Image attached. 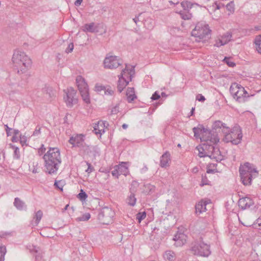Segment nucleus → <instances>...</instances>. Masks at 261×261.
Wrapping results in <instances>:
<instances>
[{
	"mask_svg": "<svg viewBox=\"0 0 261 261\" xmlns=\"http://www.w3.org/2000/svg\"><path fill=\"white\" fill-rule=\"evenodd\" d=\"M163 256L165 260L168 261H173L175 258V253L171 250L166 251Z\"/></svg>",
	"mask_w": 261,
	"mask_h": 261,
	"instance_id": "nucleus-28",
	"label": "nucleus"
},
{
	"mask_svg": "<svg viewBox=\"0 0 261 261\" xmlns=\"http://www.w3.org/2000/svg\"><path fill=\"white\" fill-rule=\"evenodd\" d=\"M122 64V60L116 56L107 55L103 61L104 68L107 69H116Z\"/></svg>",
	"mask_w": 261,
	"mask_h": 261,
	"instance_id": "nucleus-9",
	"label": "nucleus"
},
{
	"mask_svg": "<svg viewBox=\"0 0 261 261\" xmlns=\"http://www.w3.org/2000/svg\"><path fill=\"white\" fill-rule=\"evenodd\" d=\"M105 122L102 121H99L97 123L95 124L93 127L95 134L102 135L105 133Z\"/></svg>",
	"mask_w": 261,
	"mask_h": 261,
	"instance_id": "nucleus-19",
	"label": "nucleus"
},
{
	"mask_svg": "<svg viewBox=\"0 0 261 261\" xmlns=\"http://www.w3.org/2000/svg\"><path fill=\"white\" fill-rule=\"evenodd\" d=\"M240 86H241V85L237 83H234L231 85L229 90L231 94L233 96V98L238 92L240 87Z\"/></svg>",
	"mask_w": 261,
	"mask_h": 261,
	"instance_id": "nucleus-29",
	"label": "nucleus"
},
{
	"mask_svg": "<svg viewBox=\"0 0 261 261\" xmlns=\"http://www.w3.org/2000/svg\"><path fill=\"white\" fill-rule=\"evenodd\" d=\"M87 197V194L82 189L81 190L80 193L77 196V197L82 201L85 200Z\"/></svg>",
	"mask_w": 261,
	"mask_h": 261,
	"instance_id": "nucleus-44",
	"label": "nucleus"
},
{
	"mask_svg": "<svg viewBox=\"0 0 261 261\" xmlns=\"http://www.w3.org/2000/svg\"><path fill=\"white\" fill-rule=\"evenodd\" d=\"M146 217V213L145 212H139L136 215V219L139 223H140L142 220H144Z\"/></svg>",
	"mask_w": 261,
	"mask_h": 261,
	"instance_id": "nucleus-41",
	"label": "nucleus"
},
{
	"mask_svg": "<svg viewBox=\"0 0 261 261\" xmlns=\"http://www.w3.org/2000/svg\"><path fill=\"white\" fill-rule=\"evenodd\" d=\"M209 185V181L207 180L206 176H202L201 182L200 184V186Z\"/></svg>",
	"mask_w": 261,
	"mask_h": 261,
	"instance_id": "nucleus-48",
	"label": "nucleus"
},
{
	"mask_svg": "<svg viewBox=\"0 0 261 261\" xmlns=\"http://www.w3.org/2000/svg\"><path fill=\"white\" fill-rule=\"evenodd\" d=\"M12 60L18 73L27 71L31 65V59L23 51L20 50H15Z\"/></svg>",
	"mask_w": 261,
	"mask_h": 261,
	"instance_id": "nucleus-2",
	"label": "nucleus"
},
{
	"mask_svg": "<svg viewBox=\"0 0 261 261\" xmlns=\"http://www.w3.org/2000/svg\"><path fill=\"white\" fill-rule=\"evenodd\" d=\"M40 130H41V127L39 126H37L36 127V129L34 130V132H33V134L32 135L34 136H38L41 133Z\"/></svg>",
	"mask_w": 261,
	"mask_h": 261,
	"instance_id": "nucleus-54",
	"label": "nucleus"
},
{
	"mask_svg": "<svg viewBox=\"0 0 261 261\" xmlns=\"http://www.w3.org/2000/svg\"><path fill=\"white\" fill-rule=\"evenodd\" d=\"M27 137L21 135L20 136V142L21 144L22 145V146L27 145Z\"/></svg>",
	"mask_w": 261,
	"mask_h": 261,
	"instance_id": "nucleus-47",
	"label": "nucleus"
},
{
	"mask_svg": "<svg viewBox=\"0 0 261 261\" xmlns=\"http://www.w3.org/2000/svg\"><path fill=\"white\" fill-rule=\"evenodd\" d=\"M224 61L229 66V67H234L235 66V63L231 61L230 60V58H227V57H225L224 59Z\"/></svg>",
	"mask_w": 261,
	"mask_h": 261,
	"instance_id": "nucleus-46",
	"label": "nucleus"
},
{
	"mask_svg": "<svg viewBox=\"0 0 261 261\" xmlns=\"http://www.w3.org/2000/svg\"><path fill=\"white\" fill-rule=\"evenodd\" d=\"M211 30L208 25L203 22H198L192 31V35L197 39L198 41H205L210 38Z\"/></svg>",
	"mask_w": 261,
	"mask_h": 261,
	"instance_id": "nucleus-4",
	"label": "nucleus"
},
{
	"mask_svg": "<svg viewBox=\"0 0 261 261\" xmlns=\"http://www.w3.org/2000/svg\"><path fill=\"white\" fill-rule=\"evenodd\" d=\"M46 148L44 147L43 144H42L41 147L39 148L38 152L39 155H42L45 151Z\"/></svg>",
	"mask_w": 261,
	"mask_h": 261,
	"instance_id": "nucleus-53",
	"label": "nucleus"
},
{
	"mask_svg": "<svg viewBox=\"0 0 261 261\" xmlns=\"http://www.w3.org/2000/svg\"><path fill=\"white\" fill-rule=\"evenodd\" d=\"M135 73V66L126 64L125 68L122 70L121 74L118 75V77L125 79V80H128V82H130Z\"/></svg>",
	"mask_w": 261,
	"mask_h": 261,
	"instance_id": "nucleus-13",
	"label": "nucleus"
},
{
	"mask_svg": "<svg viewBox=\"0 0 261 261\" xmlns=\"http://www.w3.org/2000/svg\"><path fill=\"white\" fill-rule=\"evenodd\" d=\"M112 174L113 176L118 178L119 176L121 175L120 173L118 172V169L117 167V166L115 167V168L112 171Z\"/></svg>",
	"mask_w": 261,
	"mask_h": 261,
	"instance_id": "nucleus-50",
	"label": "nucleus"
},
{
	"mask_svg": "<svg viewBox=\"0 0 261 261\" xmlns=\"http://www.w3.org/2000/svg\"><path fill=\"white\" fill-rule=\"evenodd\" d=\"M14 206L19 211L25 210L27 209V205L20 198L16 197L14 199Z\"/></svg>",
	"mask_w": 261,
	"mask_h": 261,
	"instance_id": "nucleus-20",
	"label": "nucleus"
},
{
	"mask_svg": "<svg viewBox=\"0 0 261 261\" xmlns=\"http://www.w3.org/2000/svg\"><path fill=\"white\" fill-rule=\"evenodd\" d=\"M223 133L225 134L223 140L226 142H231L234 145L239 144L242 138V134L241 130L238 129H233L232 130L228 129L224 130Z\"/></svg>",
	"mask_w": 261,
	"mask_h": 261,
	"instance_id": "nucleus-5",
	"label": "nucleus"
},
{
	"mask_svg": "<svg viewBox=\"0 0 261 261\" xmlns=\"http://www.w3.org/2000/svg\"><path fill=\"white\" fill-rule=\"evenodd\" d=\"M206 203L205 202H199L195 205V213L200 214L206 210Z\"/></svg>",
	"mask_w": 261,
	"mask_h": 261,
	"instance_id": "nucleus-25",
	"label": "nucleus"
},
{
	"mask_svg": "<svg viewBox=\"0 0 261 261\" xmlns=\"http://www.w3.org/2000/svg\"><path fill=\"white\" fill-rule=\"evenodd\" d=\"M7 252L6 247L3 245H0V261L5 260V256Z\"/></svg>",
	"mask_w": 261,
	"mask_h": 261,
	"instance_id": "nucleus-36",
	"label": "nucleus"
},
{
	"mask_svg": "<svg viewBox=\"0 0 261 261\" xmlns=\"http://www.w3.org/2000/svg\"><path fill=\"white\" fill-rule=\"evenodd\" d=\"M256 224H258V229H260L261 228V220L260 219H257L256 220Z\"/></svg>",
	"mask_w": 261,
	"mask_h": 261,
	"instance_id": "nucleus-64",
	"label": "nucleus"
},
{
	"mask_svg": "<svg viewBox=\"0 0 261 261\" xmlns=\"http://www.w3.org/2000/svg\"><path fill=\"white\" fill-rule=\"evenodd\" d=\"M200 134H201V140L204 143L216 144L219 141L218 136L212 134L211 131L206 128L201 129Z\"/></svg>",
	"mask_w": 261,
	"mask_h": 261,
	"instance_id": "nucleus-10",
	"label": "nucleus"
},
{
	"mask_svg": "<svg viewBox=\"0 0 261 261\" xmlns=\"http://www.w3.org/2000/svg\"><path fill=\"white\" fill-rule=\"evenodd\" d=\"M191 250L194 255L203 257H208L211 253L210 245L201 241L195 242Z\"/></svg>",
	"mask_w": 261,
	"mask_h": 261,
	"instance_id": "nucleus-6",
	"label": "nucleus"
},
{
	"mask_svg": "<svg viewBox=\"0 0 261 261\" xmlns=\"http://www.w3.org/2000/svg\"><path fill=\"white\" fill-rule=\"evenodd\" d=\"M220 153L219 149L218 147L214 146V149L210 154V158L211 159H217L220 155Z\"/></svg>",
	"mask_w": 261,
	"mask_h": 261,
	"instance_id": "nucleus-38",
	"label": "nucleus"
},
{
	"mask_svg": "<svg viewBox=\"0 0 261 261\" xmlns=\"http://www.w3.org/2000/svg\"><path fill=\"white\" fill-rule=\"evenodd\" d=\"M202 128H205L202 125H199L197 127H195L193 128L194 137L196 138H200L201 139V134H200V130Z\"/></svg>",
	"mask_w": 261,
	"mask_h": 261,
	"instance_id": "nucleus-34",
	"label": "nucleus"
},
{
	"mask_svg": "<svg viewBox=\"0 0 261 261\" xmlns=\"http://www.w3.org/2000/svg\"><path fill=\"white\" fill-rule=\"evenodd\" d=\"M239 172L242 183L245 186L250 185L252 177L256 176L258 174L256 169L252 164L248 162L240 167Z\"/></svg>",
	"mask_w": 261,
	"mask_h": 261,
	"instance_id": "nucleus-3",
	"label": "nucleus"
},
{
	"mask_svg": "<svg viewBox=\"0 0 261 261\" xmlns=\"http://www.w3.org/2000/svg\"><path fill=\"white\" fill-rule=\"evenodd\" d=\"M76 83L83 101L87 104L90 103L89 88L85 80L81 75L76 78Z\"/></svg>",
	"mask_w": 261,
	"mask_h": 261,
	"instance_id": "nucleus-7",
	"label": "nucleus"
},
{
	"mask_svg": "<svg viewBox=\"0 0 261 261\" xmlns=\"http://www.w3.org/2000/svg\"><path fill=\"white\" fill-rule=\"evenodd\" d=\"M119 112V107L117 106L114 107L111 111V113L113 114H116Z\"/></svg>",
	"mask_w": 261,
	"mask_h": 261,
	"instance_id": "nucleus-60",
	"label": "nucleus"
},
{
	"mask_svg": "<svg viewBox=\"0 0 261 261\" xmlns=\"http://www.w3.org/2000/svg\"><path fill=\"white\" fill-rule=\"evenodd\" d=\"M180 4L184 11H189V9L192 8L193 6L192 4L189 1H183Z\"/></svg>",
	"mask_w": 261,
	"mask_h": 261,
	"instance_id": "nucleus-37",
	"label": "nucleus"
},
{
	"mask_svg": "<svg viewBox=\"0 0 261 261\" xmlns=\"http://www.w3.org/2000/svg\"><path fill=\"white\" fill-rule=\"evenodd\" d=\"M253 204V202L251 199L249 197H244L240 198L238 201L239 206L242 210L249 208Z\"/></svg>",
	"mask_w": 261,
	"mask_h": 261,
	"instance_id": "nucleus-16",
	"label": "nucleus"
},
{
	"mask_svg": "<svg viewBox=\"0 0 261 261\" xmlns=\"http://www.w3.org/2000/svg\"><path fill=\"white\" fill-rule=\"evenodd\" d=\"M42 216H43V213L41 210H39L38 211H37L34 217V219H35V221H34L35 224H34V226L38 225V224L40 222V221L42 217Z\"/></svg>",
	"mask_w": 261,
	"mask_h": 261,
	"instance_id": "nucleus-31",
	"label": "nucleus"
},
{
	"mask_svg": "<svg viewBox=\"0 0 261 261\" xmlns=\"http://www.w3.org/2000/svg\"><path fill=\"white\" fill-rule=\"evenodd\" d=\"M231 38L232 34L230 32H226L219 38L216 41L214 46L219 47L221 46L224 45L231 40Z\"/></svg>",
	"mask_w": 261,
	"mask_h": 261,
	"instance_id": "nucleus-15",
	"label": "nucleus"
},
{
	"mask_svg": "<svg viewBox=\"0 0 261 261\" xmlns=\"http://www.w3.org/2000/svg\"><path fill=\"white\" fill-rule=\"evenodd\" d=\"M12 148L14 150L13 157L16 159H19L20 158V151L18 147L11 144Z\"/></svg>",
	"mask_w": 261,
	"mask_h": 261,
	"instance_id": "nucleus-40",
	"label": "nucleus"
},
{
	"mask_svg": "<svg viewBox=\"0 0 261 261\" xmlns=\"http://www.w3.org/2000/svg\"><path fill=\"white\" fill-rule=\"evenodd\" d=\"M65 95L64 96V99L66 105L69 107H71L73 104L76 103L77 99L75 97L76 91L72 87L67 88L64 90Z\"/></svg>",
	"mask_w": 261,
	"mask_h": 261,
	"instance_id": "nucleus-11",
	"label": "nucleus"
},
{
	"mask_svg": "<svg viewBox=\"0 0 261 261\" xmlns=\"http://www.w3.org/2000/svg\"><path fill=\"white\" fill-rule=\"evenodd\" d=\"M196 149L198 150V155L200 158L207 156V154H208L207 153L208 152L205 150L206 149V145H204L203 143L202 144V145L197 146Z\"/></svg>",
	"mask_w": 261,
	"mask_h": 261,
	"instance_id": "nucleus-26",
	"label": "nucleus"
},
{
	"mask_svg": "<svg viewBox=\"0 0 261 261\" xmlns=\"http://www.w3.org/2000/svg\"><path fill=\"white\" fill-rule=\"evenodd\" d=\"M180 17L184 20H189L191 19L192 15L189 11H181L179 12Z\"/></svg>",
	"mask_w": 261,
	"mask_h": 261,
	"instance_id": "nucleus-33",
	"label": "nucleus"
},
{
	"mask_svg": "<svg viewBox=\"0 0 261 261\" xmlns=\"http://www.w3.org/2000/svg\"><path fill=\"white\" fill-rule=\"evenodd\" d=\"M45 162L46 172L49 174L57 172L61 163L60 151L58 148H49L43 157Z\"/></svg>",
	"mask_w": 261,
	"mask_h": 261,
	"instance_id": "nucleus-1",
	"label": "nucleus"
},
{
	"mask_svg": "<svg viewBox=\"0 0 261 261\" xmlns=\"http://www.w3.org/2000/svg\"><path fill=\"white\" fill-rule=\"evenodd\" d=\"M240 86L239 91L236 95L234 96V98L239 102L243 103L247 101L248 99L250 97L253 96V95H249L243 87L241 85Z\"/></svg>",
	"mask_w": 261,
	"mask_h": 261,
	"instance_id": "nucleus-14",
	"label": "nucleus"
},
{
	"mask_svg": "<svg viewBox=\"0 0 261 261\" xmlns=\"http://www.w3.org/2000/svg\"><path fill=\"white\" fill-rule=\"evenodd\" d=\"M95 89L97 91H104L105 89V87L101 85H96Z\"/></svg>",
	"mask_w": 261,
	"mask_h": 261,
	"instance_id": "nucleus-58",
	"label": "nucleus"
},
{
	"mask_svg": "<svg viewBox=\"0 0 261 261\" xmlns=\"http://www.w3.org/2000/svg\"><path fill=\"white\" fill-rule=\"evenodd\" d=\"M119 77V80L118 81V86L117 89L118 91L120 93L122 91L123 89L127 85L129 82H128V80H125V79H123L120 77Z\"/></svg>",
	"mask_w": 261,
	"mask_h": 261,
	"instance_id": "nucleus-22",
	"label": "nucleus"
},
{
	"mask_svg": "<svg viewBox=\"0 0 261 261\" xmlns=\"http://www.w3.org/2000/svg\"><path fill=\"white\" fill-rule=\"evenodd\" d=\"M187 236L182 233H177L173 238L176 246L183 245L186 242Z\"/></svg>",
	"mask_w": 261,
	"mask_h": 261,
	"instance_id": "nucleus-18",
	"label": "nucleus"
},
{
	"mask_svg": "<svg viewBox=\"0 0 261 261\" xmlns=\"http://www.w3.org/2000/svg\"><path fill=\"white\" fill-rule=\"evenodd\" d=\"M161 97L158 91L155 92L152 95L151 99L152 100H155L159 99Z\"/></svg>",
	"mask_w": 261,
	"mask_h": 261,
	"instance_id": "nucleus-52",
	"label": "nucleus"
},
{
	"mask_svg": "<svg viewBox=\"0 0 261 261\" xmlns=\"http://www.w3.org/2000/svg\"><path fill=\"white\" fill-rule=\"evenodd\" d=\"M73 43L72 42L68 44L67 48L66 49L65 52L67 54L71 53L73 49Z\"/></svg>",
	"mask_w": 261,
	"mask_h": 261,
	"instance_id": "nucleus-49",
	"label": "nucleus"
},
{
	"mask_svg": "<svg viewBox=\"0 0 261 261\" xmlns=\"http://www.w3.org/2000/svg\"><path fill=\"white\" fill-rule=\"evenodd\" d=\"M54 186L56 188L63 191V188L64 186V181L63 180H56L54 183Z\"/></svg>",
	"mask_w": 261,
	"mask_h": 261,
	"instance_id": "nucleus-45",
	"label": "nucleus"
},
{
	"mask_svg": "<svg viewBox=\"0 0 261 261\" xmlns=\"http://www.w3.org/2000/svg\"><path fill=\"white\" fill-rule=\"evenodd\" d=\"M254 43L256 51L261 54V35L256 37Z\"/></svg>",
	"mask_w": 261,
	"mask_h": 261,
	"instance_id": "nucleus-30",
	"label": "nucleus"
},
{
	"mask_svg": "<svg viewBox=\"0 0 261 261\" xmlns=\"http://www.w3.org/2000/svg\"><path fill=\"white\" fill-rule=\"evenodd\" d=\"M203 144L204 145H206V149H205V150L208 152L207 153L208 154H207V156L210 157V154L211 153L212 151L214 149V145L215 144L211 143L210 142L204 143Z\"/></svg>",
	"mask_w": 261,
	"mask_h": 261,
	"instance_id": "nucleus-39",
	"label": "nucleus"
},
{
	"mask_svg": "<svg viewBox=\"0 0 261 261\" xmlns=\"http://www.w3.org/2000/svg\"><path fill=\"white\" fill-rule=\"evenodd\" d=\"M105 94L108 95H112L114 94V91L111 88H108L107 89L105 87L104 90Z\"/></svg>",
	"mask_w": 261,
	"mask_h": 261,
	"instance_id": "nucleus-51",
	"label": "nucleus"
},
{
	"mask_svg": "<svg viewBox=\"0 0 261 261\" xmlns=\"http://www.w3.org/2000/svg\"><path fill=\"white\" fill-rule=\"evenodd\" d=\"M233 3L232 2H230L226 5L227 9L229 11H233Z\"/></svg>",
	"mask_w": 261,
	"mask_h": 261,
	"instance_id": "nucleus-55",
	"label": "nucleus"
},
{
	"mask_svg": "<svg viewBox=\"0 0 261 261\" xmlns=\"http://www.w3.org/2000/svg\"><path fill=\"white\" fill-rule=\"evenodd\" d=\"M170 154L168 151H166L160 158V166L162 168H166L170 165Z\"/></svg>",
	"mask_w": 261,
	"mask_h": 261,
	"instance_id": "nucleus-17",
	"label": "nucleus"
},
{
	"mask_svg": "<svg viewBox=\"0 0 261 261\" xmlns=\"http://www.w3.org/2000/svg\"><path fill=\"white\" fill-rule=\"evenodd\" d=\"M126 95L127 96V101L129 102H131L137 98V96L135 93V90L134 88L128 87L127 89Z\"/></svg>",
	"mask_w": 261,
	"mask_h": 261,
	"instance_id": "nucleus-21",
	"label": "nucleus"
},
{
	"mask_svg": "<svg viewBox=\"0 0 261 261\" xmlns=\"http://www.w3.org/2000/svg\"><path fill=\"white\" fill-rule=\"evenodd\" d=\"M90 214L87 213L83 214L82 216L77 218L76 220L78 221H85L88 220L90 218Z\"/></svg>",
	"mask_w": 261,
	"mask_h": 261,
	"instance_id": "nucleus-42",
	"label": "nucleus"
},
{
	"mask_svg": "<svg viewBox=\"0 0 261 261\" xmlns=\"http://www.w3.org/2000/svg\"><path fill=\"white\" fill-rule=\"evenodd\" d=\"M47 93H48L49 96L51 97L54 95V91L51 88H47L46 89Z\"/></svg>",
	"mask_w": 261,
	"mask_h": 261,
	"instance_id": "nucleus-61",
	"label": "nucleus"
},
{
	"mask_svg": "<svg viewBox=\"0 0 261 261\" xmlns=\"http://www.w3.org/2000/svg\"><path fill=\"white\" fill-rule=\"evenodd\" d=\"M205 97L201 94H198L196 96V100L203 102L205 100Z\"/></svg>",
	"mask_w": 261,
	"mask_h": 261,
	"instance_id": "nucleus-56",
	"label": "nucleus"
},
{
	"mask_svg": "<svg viewBox=\"0 0 261 261\" xmlns=\"http://www.w3.org/2000/svg\"><path fill=\"white\" fill-rule=\"evenodd\" d=\"M213 128L215 129L223 128V130L228 129V127L226 126L225 123H222L221 121H216L213 124Z\"/></svg>",
	"mask_w": 261,
	"mask_h": 261,
	"instance_id": "nucleus-32",
	"label": "nucleus"
},
{
	"mask_svg": "<svg viewBox=\"0 0 261 261\" xmlns=\"http://www.w3.org/2000/svg\"><path fill=\"white\" fill-rule=\"evenodd\" d=\"M30 251L36 253L35 261H43L42 252L40 251L39 248L33 246L32 248L30 249Z\"/></svg>",
	"mask_w": 261,
	"mask_h": 261,
	"instance_id": "nucleus-24",
	"label": "nucleus"
},
{
	"mask_svg": "<svg viewBox=\"0 0 261 261\" xmlns=\"http://www.w3.org/2000/svg\"><path fill=\"white\" fill-rule=\"evenodd\" d=\"M87 165H88V169L86 170V171L89 173L92 172L93 169L92 167L91 164L88 162H87Z\"/></svg>",
	"mask_w": 261,
	"mask_h": 261,
	"instance_id": "nucleus-62",
	"label": "nucleus"
},
{
	"mask_svg": "<svg viewBox=\"0 0 261 261\" xmlns=\"http://www.w3.org/2000/svg\"><path fill=\"white\" fill-rule=\"evenodd\" d=\"M85 136L83 134H76L70 138L69 143L72 145L73 147H77L84 148L88 147L85 142Z\"/></svg>",
	"mask_w": 261,
	"mask_h": 261,
	"instance_id": "nucleus-12",
	"label": "nucleus"
},
{
	"mask_svg": "<svg viewBox=\"0 0 261 261\" xmlns=\"http://www.w3.org/2000/svg\"><path fill=\"white\" fill-rule=\"evenodd\" d=\"M117 167L118 169V172H119L121 174L125 176L127 175L128 172V169L126 162H122L117 166Z\"/></svg>",
	"mask_w": 261,
	"mask_h": 261,
	"instance_id": "nucleus-23",
	"label": "nucleus"
},
{
	"mask_svg": "<svg viewBox=\"0 0 261 261\" xmlns=\"http://www.w3.org/2000/svg\"><path fill=\"white\" fill-rule=\"evenodd\" d=\"M84 31L91 33L94 32L95 31L94 23L86 24L84 26Z\"/></svg>",
	"mask_w": 261,
	"mask_h": 261,
	"instance_id": "nucleus-35",
	"label": "nucleus"
},
{
	"mask_svg": "<svg viewBox=\"0 0 261 261\" xmlns=\"http://www.w3.org/2000/svg\"><path fill=\"white\" fill-rule=\"evenodd\" d=\"M130 193L126 199V202L129 205L134 206L136 204L137 199L134 193L132 192V189H130Z\"/></svg>",
	"mask_w": 261,
	"mask_h": 261,
	"instance_id": "nucleus-27",
	"label": "nucleus"
},
{
	"mask_svg": "<svg viewBox=\"0 0 261 261\" xmlns=\"http://www.w3.org/2000/svg\"><path fill=\"white\" fill-rule=\"evenodd\" d=\"M30 167L33 173H36L39 172V167H38V162H33L32 167Z\"/></svg>",
	"mask_w": 261,
	"mask_h": 261,
	"instance_id": "nucleus-43",
	"label": "nucleus"
},
{
	"mask_svg": "<svg viewBox=\"0 0 261 261\" xmlns=\"http://www.w3.org/2000/svg\"><path fill=\"white\" fill-rule=\"evenodd\" d=\"M5 127L7 136H11V134L10 133V130L12 129V128H10L7 124H5Z\"/></svg>",
	"mask_w": 261,
	"mask_h": 261,
	"instance_id": "nucleus-59",
	"label": "nucleus"
},
{
	"mask_svg": "<svg viewBox=\"0 0 261 261\" xmlns=\"http://www.w3.org/2000/svg\"><path fill=\"white\" fill-rule=\"evenodd\" d=\"M215 5L216 6V9H217V10H219L221 8V6H223V7L224 6V5L218 4L217 2L215 3Z\"/></svg>",
	"mask_w": 261,
	"mask_h": 261,
	"instance_id": "nucleus-63",
	"label": "nucleus"
},
{
	"mask_svg": "<svg viewBox=\"0 0 261 261\" xmlns=\"http://www.w3.org/2000/svg\"><path fill=\"white\" fill-rule=\"evenodd\" d=\"M114 215V212L112 208L105 207L101 210L99 213L98 219L100 223L103 224H109L112 222Z\"/></svg>",
	"mask_w": 261,
	"mask_h": 261,
	"instance_id": "nucleus-8",
	"label": "nucleus"
},
{
	"mask_svg": "<svg viewBox=\"0 0 261 261\" xmlns=\"http://www.w3.org/2000/svg\"><path fill=\"white\" fill-rule=\"evenodd\" d=\"M255 250L257 251L256 254L261 255V243L255 247Z\"/></svg>",
	"mask_w": 261,
	"mask_h": 261,
	"instance_id": "nucleus-57",
	"label": "nucleus"
}]
</instances>
